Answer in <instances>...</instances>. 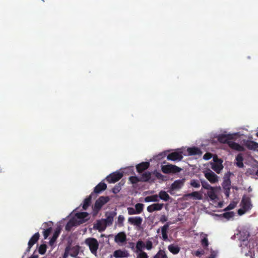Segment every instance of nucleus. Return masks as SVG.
<instances>
[{
	"mask_svg": "<svg viewBox=\"0 0 258 258\" xmlns=\"http://www.w3.org/2000/svg\"><path fill=\"white\" fill-rule=\"evenodd\" d=\"M85 243L89 246L91 252L96 255L99 247V243L97 240L93 237L87 238L85 240Z\"/></svg>",
	"mask_w": 258,
	"mask_h": 258,
	"instance_id": "obj_1",
	"label": "nucleus"
},
{
	"mask_svg": "<svg viewBox=\"0 0 258 258\" xmlns=\"http://www.w3.org/2000/svg\"><path fill=\"white\" fill-rule=\"evenodd\" d=\"M123 176V172L122 171H116L107 175L104 180L108 183H114L118 181Z\"/></svg>",
	"mask_w": 258,
	"mask_h": 258,
	"instance_id": "obj_2",
	"label": "nucleus"
},
{
	"mask_svg": "<svg viewBox=\"0 0 258 258\" xmlns=\"http://www.w3.org/2000/svg\"><path fill=\"white\" fill-rule=\"evenodd\" d=\"M162 171L165 174H174L180 172L182 169L176 165L168 164L161 166Z\"/></svg>",
	"mask_w": 258,
	"mask_h": 258,
	"instance_id": "obj_3",
	"label": "nucleus"
},
{
	"mask_svg": "<svg viewBox=\"0 0 258 258\" xmlns=\"http://www.w3.org/2000/svg\"><path fill=\"white\" fill-rule=\"evenodd\" d=\"M232 173L229 171L226 173L223 177V182L222 184V187L225 190V194H229L231 188L230 176Z\"/></svg>",
	"mask_w": 258,
	"mask_h": 258,
	"instance_id": "obj_4",
	"label": "nucleus"
},
{
	"mask_svg": "<svg viewBox=\"0 0 258 258\" xmlns=\"http://www.w3.org/2000/svg\"><path fill=\"white\" fill-rule=\"evenodd\" d=\"M108 197H100L96 200L94 205V210L97 212L99 211L104 205L106 204L109 201Z\"/></svg>",
	"mask_w": 258,
	"mask_h": 258,
	"instance_id": "obj_5",
	"label": "nucleus"
},
{
	"mask_svg": "<svg viewBox=\"0 0 258 258\" xmlns=\"http://www.w3.org/2000/svg\"><path fill=\"white\" fill-rule=\"evenodd\" d=\"M204 175L205 177L212 183H215L218 181V176L210 169L205 171Z\"/></svg>",
	"mask_w": 258,
	"mask_h": 258,
	"instance_id": "obj_6",
	"label": "nucleus"
},
{
	"mask_svg": "<svg viewBox=\"0 0 258 258\" xmlns=\"http://www.w3.org/2000/svg\"><path fill=\"white\" fill-rule=\"evenodd\" d=\"M240 206L242 208H243L245 210L247 211L250 210L252 207V205L251 203L250 199L249 198L247 197L244 195L242 199V201L240 203Z\"/></svg>",
	"mask_w": 258,
	"mask_h": 258,
	"instance_id": "obj_7",
	"label": "nucleus"
},
{
	"mask_svg": "<svg viewBox=\"0 0 258 258\" xmlns=\"http://www.w3.org/2000/svg\"><path fill=\"white\" fill-rule=\"evenodd\" d=\"M40 237V234L39 232H36L35 233L30 239L28 243V247L26 250V252H25V254H26L27 252H28L30 250L31 248L39 240Z\"/></svg>",
	"mask_w": 258,
	"mask_h": 258,
	"instance_id": "obj_8",
	"label": "nucleus"
},
{
	"mask_svg": "<svg viewBox=\"0 0 258 258\" xmlns=\"http://www.w3.org/2000/svg\"><path fill=\"white\" fill-rule=\"evenodd\" d=\"M140 178L142 182H154L155 180V178L152 175V173L148 171L143 173Z\"/></svg>",
	"mask_w": 258,
	"mask_h": 258,
	"instance_id": "obj_9",
	"label": "nucleus"
},
{
	"mask_svg": "<svg viewBox=\"0 0 258 258\" xmlns=\"http://www.w3.org/2000/svg\"><path fill=\"white\" fill-rule=\"evenodd\" d=\"M183 158L182 152H174L171 153L167 155V159L168 160L171 161H181Z\"/></svg>",
	"mask_w": 258,
	"mask_h": 258,
	"instance_id": "obj_10",
	"label": "nucleus"
},
{
	"mask_svg": "<svg viewBox=\"0 0 258 258\" xmlns=\"http://www.w3.org/2000/svg\"><path fill=\"white\" fill-rule=\"evenodd\" d=\"M116 213L115 212H106L105 214L106 218L102 219L106 226H110L112 224L113 218L116 216Z\"/></svg>",
	"mask_w": 258,
	"mask_h": 258,
	"instance_id": "obj_11",
	"label": "nucleus"
},
{
	"mask_svg": "<svg viewBox=\"0 0 258 258\" xmlns=\"http://www.w3.org/2000/svg\"><path fill=\"white\" fill-rule=\"evenodd\" d=\"M105 180H102L99 183L94 189L93 191L91 194H99L100 192L104 191L107 188V184L105 183Z\"/></svg>",
	"mask_w": 258,
	"mask_h": 258,
	"instance_id": "obj_12",
	"label": "nucleus"
},
{
	"mask_svg": "<svg viewBox=\"0 0 258 258\" xmlns=\"http://www.w3.org/2000/svg\"><path fill=\"white\" fill-rule=\"evenodd\" d=\"M143 219L141 217H130L128 219V222L132 225L139 227L142 224Z\"/></svg>",
	"mask_w": 258,
	"mask_h": 258,
	"instance_id": "obj_13",
	"label": "nucleus"
},
{
	"mask_svg": "<svg viewBox=\"0 0 258 258\" xmlns=\"http://www.w3.org/2000/svg\"><path fill=\"white\" fill-rule=\"evenodd\" d=\"M126 240V235L124 232H120L117 234L114 237V241L116 243H123Z\"/></svg>",
	"mask_w": 258,
	"mask_h": 258,
	"instance_id": "obj_14",
	"label": "nucleus"
},
{
	"mask_svg": "<svg viewBox=\"0 0 258 258\" xmlns=\"http://www.w3.org/2000/svg\"><path fill=\"white\" fill-rule=\"evenodd\" d=\"M228 145L233 150L237 151H244L245 150L244 148L242 146L232 141L228 143Z\"/></svg>",
	"mask_w": 258,
	"mask_h": 258,
	"instance_id": "obj_15",
	"label": "nucleus"
},
{
	"mask_svg": "<svg viewBox=\"0 0 258 258\" xmlns=\"http://www.w3.org/2000/svg\"><path fill=\"white\" fill-rule=\"evenodd\" d=\"M150 166L149 162H143L136 166V169L138 172L142 173L147 169Z\"/></svg>",
	"mask_w": 258,
	"mask_h": 258,
	"instance_id": "obj_16",
	"label": "nucleus"
},
{
	"mask_svg": "<svg viewBox=\"0 0 258 258\" xmlns=\"http://www.w3.org/2000/svg\"><path fill=\"white\" fill-rule=\"evenodd\" d=\"M163 204H158H158H152V205L149 206L147 207V210L148 212H149L150 213H152L155 211L161 210L163 208Z\"/></svg>",
	"mask_w": 258,
	"mask_h": 258,
	"instance_id": "obj_17",
	"label": "nucleus"
},
{
	"mask_svg": "<svg viewBox=\"0 0 258 258\" xmlns=\"http://www.w3.org/2000/svg\"><path fill=\"white\" fill-rule=\"evenodd\" d=\"M106 227L107 226L103 219L97 221L96 223L94 226V228L100 232L105 230Z\"/></svg>",
	"mask_w": 258,
	"mask_h": 258,
	"instance_id": "obj_18",
	"label": "nucleus"
},
{
	"mask_svg": "<svg viewBox=\"0 0 258 258\" xmlns=\"http://www.w3.org/2000/svg\"><path fill=\"white\" fill-rule=\"evenodd\" d=\"M230 135L221 134L217 137L218 141L221 143L227 144L228 145V143L230 142Z\"/></svg>",
	"mask_w": 258,
	"mask_h": 258,
	"instance_id": "obj_19",
	"label": "nucleus"
},
{
	"mask_svg": "<svg viewBox=\"0 0 258 258\" xmlns=\"http://www.w3.org/2000/svg\"><path fill=\"white\" fill-rule=\"evenodd\" d=\"M113 255L116 258L126 257L129 255V253L125 250L118 249L114 252Z\"/></svg>",
	"mask_w": 258,
	"mask_h": 258,
	"instance_id": "obj_20",
	"label": "nucleus"
},
{
	"mask_svg": "<svg viewBox=\"0 0 258 258\" xmlns=\"http://www.w3.org/2000/svg\"><path fill=\"white\" fill-rule=\"evenodd\" d=\"M244 145L249 150H255L258 148V143L252 141H246Z\"/></svg>",
	"mask_w": 258,
	"mask_h": 258,
	"instance_id": "obj_21",
	"label": "nucleus"
},
{
	"mask_svg": "<svg viewBox=\"0 0 258 258\" xmlns=\"http://www.w3.org/2000/svg\"><path fill=\"white\" fill-rule=\"evenodd\" d=\"M187 151L189 155H201L202 152L201 150L198 147H194L188 148Z\"/></svg>",
	"mask_w": 258,
	"mask_h": 258,
	"instance_id": "obj_22",
	"label": "nucleus"
},
{
	"mask_svg": "<svg viewBox=\"0 0 258 258\" xmlns=\"http://www.w3.org/2000/svg\"><path fill=\"white\" fill-rule=\"evenodd\" d=\"M170 223H167L163 226L161 227V233L162 235L163 239L165 241L168 239V230L170 225Z\"/></svg>",
	"mask_w": 258,
	"mask_h": 258,
	"instance_id": "obj_23",
	"label": "nucleus"
},
{
	"mask_svg": "<svg viewBox=\"0 0 258 258\" xmlns=\"http://www.w3.org/2000/svg\"><path fill=\"white\" fill-rule=\"evenodd\" d=\"M124 184V181L122 180L111 188V191L113 194H117L121 189L122 186Z\"/></svg>",
	"mask_w": 258,
	"mask_h": 258,
	"instance_id": "obj_24",
	"label": "nucleus"
},
{
	"mask_svg": "<svg viewBox=\"0 0 258 258\" xmlns=\"http://www.w3.org/2000/svg\"><path fill=\"white\" fill-rule=\"evenodd\" d=\"M184 181L183 180H176L172 184L171 188L172 190L178 189L183 185Z\"/></svg>",
	"mask_w": 258,
	"mask_h": 258,
	"instance_id": "obj_25",
	"label": "nucleus"
},
{
	"mask_svg": "<svg viewBox=\"0 0 258 258\" xmlns=\"http://www.w3.org/2000/svg\"><path fill=\"white\" fill-rule=\"evenodd\" d=\"M60 233V230L59 229H57L55 230L53 233V236L50 239L49 244L50 246H53L57 238H58L59 234Z\"/></svg>",
	"mask_w": 258,
	"mask_h": 258,
	"instance_id": "obj_26",
	"label": "nucleus"
},
{
	"mask_svg": "<svg viewBox=\"0 0 258 258\" xmlns=\"http://www.w3.org/2000/svg\"><path fill=\"white\" fill-rule=\"evenodd\" d=\"M236 165L239 168H243L244 166L243 161V158L241 154H238L235 158Z\"/></svg>",
	"mask_w": 258,
	"mask_h": 258,
	"instance_id": "obj_27",
	"label": "nucleus"
},
{
	"mask_svg": "<svg viewBox=\"0 0 258 258\" xmlns=\"http://www.w3.org/2000/svg\"><path fill=\"white\" fill-rule=\"evenodd\" d=\"M168 250L170 252L174 254H177L180 251V247L177 245L170 244L168 247Z\"/></svg>",
	"mask_w": 258,
	"mask_h": 258,
	"instance_id": "obj_28",
	"label": "nucleus"
},
{
	"mask_svg": "<svg viewBox=\"0 0 258 258\" xmlns=\"http://www.w3.org/2000/svg\"><path fill=\"white\" fill-rule=\"evenodd\" d=\"M159 197L158 195H152L150 196L146 197L144 199L145 202H158Z\"/></svg>",
	"mask_w": 258,
	"mask_h": 258,
	"instance_id": "obj_29",
	"label": "nucleus"
},
{
	"mask_svg": "<svg viewBox=\"0 0 258 258\" xmlns=\"http://www.w3.org/2000/svg\"><path fill=\"white\" fill-rule=\"evenodd\" d=\"M88 214L87 212H80L76 213V217L81 220L80 222L82 223L86 221L84 219L88 216Z\"/></svg>",
	"mask_w": 258,
	"mask_h": 258,
	"instance_id": "obj_30",
	"label": "nucleus"
},
{
	"mask_svg": "<svg viewBox=\"0 0 258 258\" xmlns=\"http://www.w3.org/2000/svg\"><path fill=\"white\" fill-rule=\"evenodd\" d=\"M212 168L217 173H220L221 170L223 168V166L221 162L216 163L212 165Z\"/></svg>",
	"mask_w": 258,
	"mask_h": 258,
	"instance_id": "obj_31",
	"label": "nucleus"
},
{
	"mask_svg": "<svg viewBox=\"0 0 258 258\" xmlns=\"http://www.w3.org/2000/svg\"><path fill=\"white\" fill-rule=\"evenodd\" d=\"M79 247L77 246H74L72 247H70V255L72 257H77V255L79 254Z\"/></svg>",
	"mask_w": 258,
	"mask_h": 258,
	"instance_id": "obj_32",
	"label": "nucleus"
},
{
	"mask_svg": "<svg viewBox=\"0 0 258 258\" xmlns=\"http://www.w3.org/2000/svg\"><path fill=\"white\" fill-rule=\"evenodd\" d=\"M91 195H90V196L87 198H86L83 203V209L85 210H87V209L88 208V207L90 206L91 204Z\"/></svg>",
	"mask_w": 258,
	"mask_h": 258,
	"instance_id": "obj_33",
	"label": "nucleus"
},
{
	"mask_svg": "<svg viewBox=\"0 0 258 258\" xmlns=\"http://www.w3.org/2000/svg\"><path fill=\"white\" fill-rule=\"evenodd\" d=\"M145 247V243L141 240H139L136 245V249H137V251H140V252L143 251L142 249Z\"/></svg>",
	"mask_w": 258,
	"mask_h": 258,
	"instance_id": "obj_34",
	"label": "nucleus"
},
{
	"mask_svg": "<svg viewBox=\"0 0 258 258\" xmlns=\"http://www.w3.org/2000/svg\"><path fill=\"white\" fill-rule=\"evenodd\" d=\"M152 175L154 176V177L157 178L158 179L164 180L165 176L162 175L160 172L157 171L156 170L152 172Z\"/></svg>",
	"mask_w": 258,
	"mask_h": 258,
	"instance_id": "obj_35",
	"label": "nucleus"
},
{
	"mask_svg": "<svg viewBox=\"0 0 258 258\" xmlns=\"http://www.w3.org/2000/svg\"><path fill=\"white\" fill-rule=\"evenodd\" d=\"M154 258H168L165 251L163 250L160 249L157 253L154 256Z\"/></svg>",
	"mask_w": 258,
	"mask_h": 258,
	"instance_id": "obj_36",
	"label": "nucleus"
},
{
	"mask_svg": "<svg viewBox=\"0 0 258 258\" xmlns=\"http://www.w3.org/2000/svg\"><path fill=\"white\" fill-rule=\"evenodd\" d=\"M144 205L141 203H138L135 205V211L139 214L142 213L143 210Z\"/></svg>",
	"mask_w": 258,
	"mask_h": 258,
	"instance_id": "obj_37",
	"label": "nucleus"
},
{
	"mask_svg": "<svg viewBox=\"0 0 258 258\" xmlns=\"http://www.w3.org/2000/svg\"><path fill=\"white\" fill-rule=\"evenodd\" d=\"M76 225L74 221L70 220L66 225L65 229L67 231H70L72 228Z\"/></svg>",
	"mask_w": 258,
	"mask_h": 258,
	"instance_id": "obj_38",
	"label": "nucleus"
},
{
	"mask_svg": "<svg viewBox=\"0 0 258 258\" xmlns=\"http://www.w3.org/2000/svg\"><path fill=\"white\" fill-rule=\"evenodd\" d=\"M140 177H138L137 176H131L129 177V181L132 184H136L138 182L141 181L140 180Z\"/></svg>",
	"mask_w": 258,
	"mask_h": 258,
	"instance_id": "obj_39",
	"label": "nucleus"
},
{
	"mask_svg": "<svg viewBox=\"0 0 258 258\" xmlns=\"http://www.w3.org/2000/svg\"><path fill=\"white\" fill-rule=\"evenodd\" d=\"M47 246L45 244H42L40 245L38 248V252L41 254H44L46 252Z\"/></svg>",
	"mask_w": 258,
	"mask_h": 258,
	"instance_id": "obj_40",
	"label": "nucleus"
},
{
	"mask_svg": "<svg viewBox=\"0 0 258 258\" xmlns=\"http://www.w3.org/2000/svg\"><path fill=\"white\" fill-rule=\"evenodd\" d=\"M51 231H52V228L51 227L44 230V231L43 232V234L44 238L45 239L48 237V236L50 234Z\"/></svg>",
	"mask_w": 258,
	"mask_h": 258,
	"instance_id": "obj_41",
	"label": "nucleus"
},
{
	"mask_svg": "<svg viewBox=\"0 0 258 258\" xmlns=\"http://www.w3.org/2000/svg\"><path fill=\"white\" fill-rule=\"evenodd\" d=\"M234 215V214L233 212H227L223 214V217L228 220L231 218H232Z\"/></svg>",
	"mask_w": 258,
	"mask_h": 258,
	"instance_id": "obj_42",
	"label": "nucleus"
},
{
	"mask_svg": "<svg viewBox=\"0 0 258 258\" xmlns=\"http://www.w3.org/2000/svg\"><path fill=\"white\" fill-rule=\"evenodd\" d=\"M201 244L204 248H206L209 245V241L207 237H204L201 240Z\"/></svg>",
	"mask_w": 258,
	"mask_h": 258,
	"instance_id": "obj_43",
	"label": "nucleus"
},
{
	"mask_svg": "<svg viewBox=\"0 0 258 258\" xmlns=\"http://www.w3.org/2000/svg\"><path fill=\"white\" fill-rule=\"evenodd\" d=\"M237 204V202H232L224 209V210L228 211L233 209L236 207Z\"/></svg>",
	"mask_w": 258,
	"mask_h": 258,
	"instance_id": "obj_44",
	"label": "nucleus"
},
{
	"mask_svg": "<svg viewBox=\"0 0 258 258\" xmlns=\"http://www.w3.org/2000/svg\"><path fill=\"white\" fill-rule=\"evenodd\" d=\"M185 196L190 197L193 200H201L203 198V195H185Z\"/></svg>",
	"mask_w": 258,
	"mask_h": 258,
	"instance_id": "obj_45",
	"label": "nucleus"
},
{
	"mask_svg": "<svg viewBox=\"0 0 258 258\" xmlns=\"http://www.w3.org/2000/svg\"><path fill=\"white\" fill-rule=\"evenodd\" d=\"M124 220V217L122 215H119L117 219V223L119 227L123 226V223Z\"/></svg>",
	"mask_w": 258,
	"mask_h": 258,
	"instance_id": "obj_46",
	"label": "nucleus"
},
{
	"mask_svg": "<svg viewBox=\"0 0 258 258\" xmlns=\"http://www.w3.org/2000/svg\"><path fill=\"white\" fill-rule=\"evenodd\" d=\"M159 200L161 199L164 201H168L170 198L169 195H158Z\"/></svg>",
	"mask_w": 258,
	"mask_h": 258,
	"instance_id": "obj_47",
	"label": "nucleus"
},
{
	"mask_svg": "<svg viewBox=\"0 0 258 258\" xmlns=\"http://www.w3.org/2000/svg\"><path fill=\"white\" fill-rule=\"evenodd\" d=\"M190 184L192 186L196 188L199 187L200 186V182L197 180H191L190 181Z\"/></svg>",
	"mask_w": 258,
	"mask_h": 258,
	"instance_id": "obj_48",
	"label": "nucleus"
},
{
	"mask_svg": "<svg viewBox=\"0 0 258 258\" xmlns=\"http://www.w3.org/2000/svg\"><path fill=\"white\" fill-rule=\"evenodd\" d=\"M145 244V247H146L148 250H151L153 248V243L150 240L147 241Z\"/></svg>",
	"mask_w": 258,
	"mask_h": 258,
	"instance_id": "obj_49",
	"label": "nucleus"
},
{
	"mask_svg": "<svg viewBox=\"0 0 258 258\" xmlns=\"http://www.w3.org/2000/svg\"><path fill=\"white\" fill-rule=\"evenodd\" d=\"M135 208L133 207L127 208L128 214L129 215L139 214L137 212L135 211Z\"/></svg>",
	"mask_w": 258,
	"mask_h": 258,
	"instance_id": "obj_50",
	"label": "nucleus"
},
{
	"mask_svg": "<svg viewBox=\"0 0 258 258\" xmlns=\"http://www.w3.org/2000/svg\"><path fill=\"white\" fill-rule=\"evenodd\" d=\"M70 246H67L66 247L64 252L62 255L63 258H67L68 257L69 255H70Z\"/></svg>",
	"mask_w": 258,
	"mask_h": 258,
	"instance_id": "obj_51",
	"label": "nucleus"
},
{
	"mask_svg": "<svg viewBox=\"0 0 258 258\" xmlns=\"http://www.w3.org/2000/svg\"><path fill=\"white\" fill-rule=\"evenodd\" d=\"M147 254L144 251L140 252L137 256V258H148Z\"/></svg>",
	"mask_w": 258,
	"mask_h": 258,
	"instance_id": "obj_52",
	"label": "nucleus"
},
{
	"mask_svg": "<svg viewBox=\"0 0 258 258\" xmlns=\"http://www.w3.org/2000/svg\"><path fill=\"white\" fill-rule=\"evenodd\" d=\"M127 247H128V248H131L134 251L136 249V245H135V243H134L133 242H129L128 243V245H127Z\"/></svg>",
	"mask_w": 258,
	"mask_h": 258,
	"instance_id": "obj_53",
	"label": "nucleus"
},
{
	"mask_svg": "<svg viewBox=\"0 0 258 258\" xmlns=\"http://www.w3.org/2000/svg\"><path fill=\"white\" fill-rule=\"evenodd\" d=\"M167 220L168 218L165 215H162L160 218V221L163 223L167 221Z\"/></svg>",
	"mask_w": 258,
	"mask_h": 258,
	"instance_id": "obj_54",
	"label": "nucleus"
},
{
	"mask_svg": "<svg viewBox=\"0 0 258 258\" xmlns=\"http://www.w3.org/2000/svg\"><path fill=\"white\" fill-rule=\"evenodd\" d=\"M247 211L245 210L243 208L241 207V208L239 209L238 210V214L239 215H243Z\"/></svg>",
	"mask_w": 258,
	"mask_h": 258,
	"instance_id": "obj_55",
	"label": "nucleus"
},
{
	"mask_svg": "<svg viewBox=\"0 0 258 258\" xmlns=\"http://www.w3.org/2000/svg\"><path fill=\"white\" fill-rule=\"evenodd\" d=\"M212 200H216V199H218V195H208Z\"/></svg>",
	"mask_w": 258,
	"mask_h": 258,
	"instance_id": "obj_56",
	"label": "nucleus"
},
{
	"mask_svg": "<svg viewBox=\"0 0 258 258\" xmlns=\"http://www.w3.org/2000/svg\"><path fill=\"white\" fill-rule=\"evenodd\" d=\"M203 186L206 189H210L211 188V186L207 182L205 184L202 183Z\"/></svg>",
	"mask_w": 258,
	"mask_h": 258,
	"instance_id": "obj_57",
	"label": "nucleus"
},
{
	"mask_svg": "<svg viewBox=\"0 0 258 258\" xmlns=\"http://www.w3.org/2000/svg\"><path fill=\"white\" fill-rule=\"evenodd\" d=\"M216 253L214 251L212 252L209 258H215L216 256Z\"/></svg>",
	"mask_w": 258,
	"mask_h": 258,
	"instance_id": "obj_58",
	"label": "nucleus"
},
{
	"mask_svg": "<svg viewBox=\"0 0 258 258\" xmlns=\"http://www.w3.org/2000/svg\"><path fill=\"white\" fill-rule=\"evenodd\" d=\"M209 156H210V154H205L204 156V159H205L206 160L209 159L210 157H209Z\"/></svg>",
	"mask_w": 258,
	"mask_h": 258,
	"instance_id": "obj_59",
	"label": "nucleus"
},
{
	"mask_svg": "<svg viewBox=\"0 0 258 258\" xmlns=\"http://www.w3.org/2000/svg\"><path fill=\"white\" fill-rule=\"evenodd\" d=\"M38 255H35V254H33L31 257H29V258H38Z\"/></svg>",
	"mask_w": 258,
	"mask_h": 258,
	"instance_id": "obj_60",
	"label": "nucleus"
},
{
	"mask_svg": "<svg viewBox=\"0 0 258 258\" xmlns=\"http://www.w3.org/2000/svg\"><path fill=\"white\" fill-rule=\"evenodd\" d=\"M223 206V203L221 202H220L218 203V207L220 208H222Z\"/></svg>",
	"mask_w": 258,
	"mask_h": 258,
	"instance_id": "obj_61",
	"label": "nucleus"
},
{
	"mask_svg": "<svg viewBox=\"0 0 258 258\" xmlns=\"http://www.w3.org/2000/svg\"><path fill=\"white\" fill-rule=\"evenodd\" d=\"M201 254V252L199 251H197L196 253V255L197 256H199Z\"/></svg>",
	"mask_w": 258,
	"mask_h": 258,
	"instance_id": "obj_62",
	"label": "nucleus"
},
{
	"mask_svg": "<svg viewBox=\"0 0 258 258\" xmlns=\"http://www.w3.org/2000/svg\"><path fill=\"white\" fill-rule=\"evenodd\" d=\"M153 191H146L144 192V194H153Z\"/></svg>",
	"mask_w": 258,
	"mask_h": 258,
	"instance_id": "obj_63",
	"label": "nucleus"
},
{
	"mask_svg": "<svg viewBox=\"0 0 258 258\" xmlns=\"http://www.w3.org/2000/svg\"><path fill=\"white\" fill-rule=\"evenodd\" d=\"M43 225L45 227H46L47 226H48V223H44Z\"/></svg>",
	"mask_w": 258,
	"mask_h": 258,
	"instance_id": "obj_64",
	"label": "nucleus"
}]
</instances>
